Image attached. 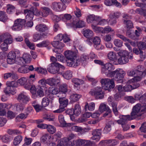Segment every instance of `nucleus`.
<instances>
[{"label":"nucleus","mask_w":146,"mask_h":146,"mask_svg":"<svg viewBox=\"0 0 146 146\" xmlns=\"http://www.w3.org/2000/svg\"><path fill=\"white\" fill-rule=\"evenodd\" d=\"M146 115V105L137 104L133 108L130 115H120V119L116 122L122 126L127 123V121L133 119L139 120L145 118Z\"/></svg>","instance_id":"nucleus-1"},{"label":"nucleus","mask_w":146,"mask_h":146,"mask_svg":"<svg viewBox=\"0 0 146 146\" xmlns=\"http://www.w3.org/2000/svg\"><path fill=\"white\" fill-rule=\"evenodd\" d=\"M65 56L67 59L66 63L67 66L74 67L78 66L80 63V59L77 58L75 53L70 50L64 52Z\"/></svg>","instance_id":"nucleus-2"},{"label":"nucleus","mask_w":146,"mask_h":146,"mask_svg":"<svg viewBox=\"0 0 146 146\" xmlns=\"http://www.w3.org/2000/svg\"><path fill=\"white\" fill-rule=\"evenodd\" d=\"M100 83L103 88L105 90L110 91L115 87L114 80L108 78L102 79L100 80Z\"/></svg>","instance_id":"nucleus-3"},{"label":"nucleus","mask_w":146,"mask_h":146,"mask_svg":"<svg viewBox=\"0 0 146 146\" xmlns=\"http://www.w3.org/2000/svg\"><path fill=\"white\" fill-rule=\"evenodd\" d=\"M120 58L118 59L117 62L119 64H124L127 63L129 61L128 56L129 54L126 50H121L118 53Z\"/></svg>","instance_id":"nucleus-4"},{"label":"nucleus","mask_w":146,"mask_h":146,"mask_svg":"<svg viewBox=\"0 0 146 146\" xmlns=\"http://www.w3.org/2000/svg\"><path fill=\"white\" fill-rule=\"evenodd\" d=\"M24 12L26 15V21H32L34 15H40V13L36 8L33 9L32 11L28 9L25 10Z\"/></svg>","instance_id":"nucleus-5"},{"label":"nucleus","mask_w":146,"mask_h":146,"mask_svg":"<svg viewBox=\"0 0 146 146\" xmlns=\"http://www.w3.org/2000/svg\"><path fill=\"white\" fill-rule=\"evenodd\" d=\"M89 93L92 96H94L97 99H101L104 96L101 88L100 87H97L91 90Z\"/></svg>","instance_id":"nucleus-6"},{"label":"nucleus","mask_w":146,"mask_h":146,"mask_svg":"<svg viewBox=\"0 0 146 146\" xmlns=\"http://www.w3.org/2000/svg\"><path fill=\"white\" fill-rule=\"evenodd\" d=\"M25 22L26 21L25 19H18L16 20L14 22V24L12 27V29L15 31L21 30L25 24Z\"/></svg>","instance_id":"nucleus-7"},{"label":"nucleus","mask_w":146,"mask_h":146,"mask_svg":"<svg viewBox=\"0 0 146 146\" xmlns=\"http://www.w3.org/2000/svg\"><path fill=\"white\" fill-rule=\"evenodd\" d=\"M60 66V64L57 62L51 63L48 65L47 69L51 73L56 74L59 72Z\"/></svg>","instance_id":"nucleus-8"},{"label":"nucleus","mask_w":146,"mask_h":146,"mask_svg":"<svg viewBox=\"0 0 146 146\" xmlns=\"http://www.w3.org/2000/svg\"><path fill=\"white\" fill-rule=\"evenodd\" d=\"M114 69V66L110 62H107L105 64L104 63L101 67V72L106 75L109 72L113 70Z\"/></svg>","instance_id":"nucleus-9"},{"label":"nucleus","mask_w":146,"mask_h":146,"mask_svg":"<svg viewBox=\"0 0 146 146\" xmlns=\"http://www.w3.org/2000/svg\"><path fill=\"white\" fill-rule=\"evenodd\" d=\"M16 54L13 51L10 52L7 56V62L8 64H12L16 63Z\"/></svg>","instance_id":"nucleus-10"},{"label":"nucleus","mask_w":146,"mask_h":146,"mask_svg":"<svg viewBox=\"0 0 146 146\" xmlns=\"http://www.w3.org/2000/svg\"><path fill=\"white\" fill-rule=\"evenodd\" d=\"M92 134L93 136L91 137V139L96 141H98L100 140L102 135L101 130L94 129L92 131Z\"/></svg>","instance_id":"nucleus-11"},{"label":"nucleus","mask_w":146,"mask_h":146,"mask_svg":"<svg viewBox=\"0 0 146 146\" xmlns=\"http://www.w3.org/2000/svg\"><path fill=\"white\" fill-rule=\"evenodd\" d=\"M17 99L20 102L25 104H27L30 100L29 98L24 93L19 94Z\"/></svg>","instance_id":"nucleus-12"},{"label":"nucleus","mask_w":146,"mask_h":146,"mask_svg":"<svg viewBox=\"0 0 146 146\" xmlns=\"http://www.w3.org/2000/svg\"><path fill=\"white\" fill-rule=\"evenodd\" d=\"M49 29V27L47 26L42 24L38 25L35 27L36 29L40 33L47 32L48 31Z\"/></svg>","instance_id":"nucleus-13"},{"label":"nucleus","mask_w":146,"mask_h":146,"mask_svg":"<svg viewBox=\"0 0 146 146\" xmlns=\"http://www.w3.org/2000/svg\"><path fill=\"white\" fill-rule=\"evenodd\" d=\"M47 84L51 86H53L60 83V80L58 78H50L46 80Z\"/></svg>","instance_id":"nucleus-14"},{"label":"nucleus","mask_w":146,"mask_h":146,"mask_svg":"<svg viewBox=\"0 0 146 146\" xmlns=\"http://www.w3.org/2000/svg\"><path fill=\"white\" fill-rule=\"evenodd\" d=\"M84 139H79L74 140L72 142L69 141H67L68 144L70 146H82Z\"/></svg>","instance_id":"nucleus-15"},{"label":"nucleus","mask_w":146,"mask_h":146,"mask_svg":"<svg viewBox=\"0 0 146 146\" xmlns=\"http://www.w3.org/2000/svg\"><path fill=\"white\" fill-rule=\"evenodd\" d=\"M99 17L95 16L94 15H90L88 16L86 18V21L88 23H93L96 25L97 21H99Z\"/></svg>","instance_id":"nucleus-16"},{"label":"nucleus","mask_w":146,"mask_h":146,"mask_svg":"<svg viewBox=\"0 0 146 146\" xmlns=\"http://www.w3.org/2000/svg\"><path fill=\"white\" fill-rule=\"evenodd\" d=\"M51 11V10L49 8L43 7L40 8L39 12L40 13V14L41 13V15L43 17H45L48 15Z\"/></svg>","instance_id":"nucleus-17"},{"label":"nucleus","mask_w":146,"mask_h":146,"mask_svg":"<svg viewBox=\"0 0 146 146\" xmlns=\"http://www.w3.org/2000/svg\"><path fill=\"white\" fill-rule=\"evenodd\" d=\"M52 140V136L48 133L44 134L41 138V141L45 143H48L50 142Z\"/></svg>","instance_id":"nucleus-18"},{"label":"nucleus","mask_w":146,"mask_h":146,"mask_svg":"<svg viewBox=\"0 0 146 146\" xmlns=\"http://www.w3.org/2000/svg\"><path fill=\"white\" fill-rule=\"evenodd\" d=\"M58 119L60 123L63 127L71 126L74 125L73 123H66L64 120V116L60 114L58 115Z\"/></svg>","instance_id":"nucleus-19"},{"label":"nucleus","mask_w":146,"mask_h":146,"mask_svg":"<svg viewBox=\"0 0 146 146\" xmlns=\"http://www.w3.org/2000/svg\"><path fill=\"white\" fill-rule=\"evenodd\" d=\"M125 74V72L122 69H120V70H119L118 73L115 77L116 80L118 82H120V81H122Z\"/></svg>","instance_id":"nucleus-20"},{"label":"nucleus","mask_w":146,"mask_h":146,"mask_svg":"<svg viewBox=\"0 0 146 146\" xmlns=\"http://www.w3.org/2000/svg\"><path fill=\"white\" fill-rule=\"evenodd\" d=\"M143 75H140L139 74H137L135 75L133 78L129 80L127 83L129 84L132 83L133 82L140 81L142 78L144 77Z\"/></svg>","instance_id":"nucleus-21"},{"label":"nucleus","mask_w":146,"mask_h":146,"mask_svg":"<svg viewBox=\"0 0 146 146\" xmlns=\"http://www.w3.org/2000/svg\"><path fill=\"white\" fill-rule=\"evenodd\" d=\"M74 27L76 28H81L86 26L85 23L82 20H79L78 22L74 21L72 23Z\"/></svg>","instance_id":"nucleus-22"},{"label":"nucleus","mask_w":146,"mask_h":146,"mask_svg":"<svg viewBox=\"0 0 146 146\" xmlns=\"http://www.w3.org/2000/svg\"><path fill=\"white\" fill-rule=\"evenodd\" d=\"M107 57L108 59L111 61L115 62L117 60L116 53L112 51H110L108 53Z\"/></svg>","instance_id":"nucleus-23"},{"label":"nucleus","mask_w":146,"mask_h":146,"mask_svg":"<svg viewBox=\"0 0 146 146\" xmlns=\"http://www.w3.org/2000/svg\"><path fill=\"white\" fill-rule=\"evenodd\" d=\"M11 78L13 80H16L18 78L17 75L13 72H9L5 73L4 75V78L7 79L9 78Z\"/></svg>","instance_id":"nucleus-24"},{"label":"nucleus","mask_w":146,"mask_h":146,"mask_svg":"<svg viewBox=\"0 0 146 146\" xmlns=\"http://www.w3.org/2000/svg\"><path fill=\"white\" fill-rule=\"evenodd\" d=\"M99 111L101 113L106 111L109 112L110 111V109L109 106L104 103H102L99 106Z\"/></svg>","instance_id":"nucleus-25"},{"label":"nucleus","mask_w":146,"mask_h":146,"mask_svg":"<svg viewBox=\"0 0 146 146\" xmlns=\"http://www.w3.org/2000/svg\"><path fill=\"white\" fill-rule=\"evenodd\" d=\"M51 44L53 47L57 48H61L65 46L64 43L58 41H53Z\"/></svg>","instance_id":"nucleus-26"},{"label":"nucleus","mask_w":146,"mask_h":146,"mask_svg":"<svg viewBox=\"0 0 146 146\" xmlns=\"http://www.w3.org/2000/svg\"><path fill=\"white\" fill-rule=\"evenodd\" d=\"M59 101L60 103V106L64 108L68 105V101L65 99L64 97L60 98L59 99Z\"/></svg>","instance_id":"nucleus-27"},{"label":"nucleus","mask_w":146,"mask_h":146,"mask_svg":"<svg viewBox=\"0 0 146 146\" xmlns=\"http://www.w3.org/2000/svg\"><path fill=\"white\" fill-rule=\"evenodd\" d=\"M135 69L137 74L143 75L144 74V66L142 65H139Z\"/></svg>","instance_id":"nucleus-28"},{"label":"nucleus","mask_w":146,"mask_h":146,"mask_svg":"<svg viewBox=\"0 0 146 146\" xmlns=\"http://www.w3.org/2000/svg\"><path fill=\"white\" fill-rule=\"evenodd\" d=\"M95 104L94 102H91L88 105L87 102H86L85 106V109L86 110L88 108V110L90 111H93L95 109Z\"/></svg>","instance_id":"nucleus-29"},{"label":"nucleus","mask_w":146,"mask_h":146,"mask_svg":"<svg viewBox=\"0 0 146 146\" xmlns=\"http://www.w3.org/2000/svg\"><path fill=\"white\" fill-rule=\"evenodd\" d=\"M81 96L80 94H73L70 96V99L72 102H76L78 101Z\"/></svg>","instance_id":"nucleus-30"},{"label":"nucleus","mask_w":146,"mask_h":146,"mask_svg":"<svg viewBox=\"0 0 146 146\" xmlns=\"http://www.w3.org/2000/svg\"><path fill=\"white\" fill-rule=\"evenodd\" d=\"M83 34L84 36L88 38H89L93 36V31L90 29H86L84 31Z\"/></svg>","instance_id":"nucleus-31"},{"label":"nucleus","mask_w":146,"mask_h":146,"mask_svg":"<svg viewBox=\"0 0 146 146\" xmlns=\"http://www.w3.org/2000/svg\"><path fill=\"white\" fill-rule=\"evenodd\" d=\"M113 111L115 116H117L119 114V112L118 111L117 109V104L114 102H112L111 104Z\"/></svg>","instance_id":"nucleus-32"},{"label":"nucleus","mask_w":146,"mask_h":146,"mask_svg":"<svg viewBox=\"0 0 146 146\" xmlns=\"http://www.w3.org/2000/svg\"><path fill=\"white\" fill-rule=\"evenodd\" d=\"M22 140V137L21 135H18L15 137L14 139L13 144L15 145H19Z\"/></svg>","instance_id":"nucleus-33"},{"label":"nucleus","mask_w":146,"mask_h":146,"mask_svg":"<svg viewBox=\"0 0 146 146\" xmlns=\"http://www.w3.org/2000/svg\"><path fill=\"white\" fill-rule=\"evenodd\" d=\"M72 72L70 70L66 71L63 75V77L66 79H70L72 77Z\"/></svg>","instance_id":"nucleus-34"},{"label":"nucleus","mask_w":146,"mask_h":146,"mask_svg":"<svg viewBox=\"0 0 146 146\" xmlns=\"http://www.w3.org/2000/svg\"><path fill=\"white\" fill-rule=\"evenodd\" d=\"M46 129L48 132L51 134H53L56 131V129L55 127L50 125H48Z\"/></svg>","instance_id":"nucleus-35"},{"label":"nucleus","mask_w":146,"mask_h":146,"mask_svg":"<svg viewBox=\"0 0 146 146\" xmlns=\"http://www.w3.org/2000/svg\"><path fill=\"white\" fill-rule=\"evenodd\" d=\"M81 110L80 105L78 104H76L74 109L73 110L74 114L76 116L78 115L80 113Z\"/></svg>","instance_id":"nucleus-36"},{"label":"nucleus","mask_w":146,"mask_h":146,"mask_svg":"<svg viewBox=\"0 0 146 146\" xmlns=\"http://www.w3.org/2000/svg\"><path fill=\"white\" fill-rule=\"evenodd\" d=\"M32 106L34 108L36 112H39L42 110V106L39 105L36 103V102H33L32 103Z\"/></svg>","instance_id":"nucleus-37"},{"label":"nucleus","mask_w":146,"mask_h":146,"mask_svg":"<svg viewBox=\"0 0 146 146\" xmlns=\"http://www.w3.org/2000/svg\"><path fill=\"white\" fill-rule=\"evenodd\" d=\"M23 60L27 63H29L31 61V56L26 53H24L23 56Z\"/></svg>","instance_id":"nucleus-38"},{"label":"nucleus","mask_w":146,"mask_h":146,"mask_svg":"<svg viewBox=\"0 0 146 146\" xmlns=\"http://www.w3.org/2000/svg\"><path fill=\"white\" fill-rule=\"evenodd\" d=\"M109 20L108 23L110 25L113 26L117 23L116 19L112 17V16L109 15Z\"/></svg>","instance_id":"nucleus-39"},{"label":"nucleus","mask_w":146,"mask_h":146,"mask_svg":"<svg viewBox=\"0 0 146 146\" xmlns=\"http://www.w3.org/2000/svg\"><path fill=\"white\" fill-rule=\"evenodd\" d=\"M7 19V17L6 13L2 11H0V21L5 22Z\"/></svg>","instance_id":"nucleus-40"},{"label":"nucleus","mask_w":146,"mask_h":146,"mask_svg":"<svg viewBox=\"0 0 146 146\" xmlns=\"http://www.w3.org/2000/svg\"><path fill=\"white\" fill-rule=\"evenodd\" d=\"M24 104L23 103H18L15 104V106H16V110L18 111H22L24 109L25 106Z\"/></svg>","instance_id":"nucleus-41"},{"label":"nucleus","mask_w":146,"mask_h":146,"mask_svg":"<svg viewBox=\"0 0 146 146\" xmlns=\"http://www.w3.org/2000/svg\"><path fill=\"white\" fill-rule=\"evenodd\" d=\"M67 85L65 83L62 84L60 86L59 88L60 90V92H61L63 93H64L67 92Z\"/></svg>","instance_id":"nucleus-42"},{"label":"nucleus","mask_w":146,"mask_h":146,"mask_svg":"<svg viewBox=\"0 0 146 146\" xmlns=\"http://www.w3.org/2000/svg\"><path fill=\"white\" fill-rule=\"evenodd\" d=\"M124 24L126 25V27L128 30H129L133 28V24L132 22L130 20H128L127 21H124Z\"/></svg>","instance_id":"nucleus-43"},{"label":"nucleus","mask_w":146,"mask_h":146,"mask_svg":"<svg viewBox=\"0 0 146 146\" xmlns=\"http://www.w3.org/2000/svg\"><path fill=\"white\" fill-rule=\"evenodd\" d=\"M43 118L45 119L50 121H53L54 117L52 114H47L44 115Z\"/></svg>","instance_id":"nucleus-44"},{"label":"nucleus","mask_w":146,"mask_h":146,"mask_svg":"<svg viewBox=\"0 0 146 146\" xmlns=\"http://www.w3.org/2000/svg\"><path fill=\"white\" fill-rule=\"evenodd\" d=\"M49 44V42L47 40H45L36 44V46L39 47H46Z\"/></svg>","instance_id":"nucleus-45"},{"label":"nucleus","mask_w":146,"mask_h":146,"mask_svg":"<svg viewBox=\"0 0 146 146\" xmlns=\"http://www.w3.org/2000/svg\"><path fill=\"white\" fill-rule=\"evenodd\" d=\"M6 84L7 86H10L12 88L17 87L18 86L17 82L14 81H7L6 82Z\"/></svg>","instance_id":"nucleus-46"},{"label":"nucleus","mask_w":146,"mask_h":146,"mask_svg":"<svg viewBox=\"0 0 146 146\" xmlns=\"http://www.w3.org/2000/svg\"><path fill=\"white\" fill-rule=\"evenodd\" d=\"M48 90L54 95L57 94L60 92V89L57 87H50L49 88Z\"/></svg>","instance_id":"nucleus-47"},{"label":"nucleus","mask_w":146,"mask_h":146,"mask_svg":"<svg viewBox=\"0 0 146 146\" xmlns=\"http://www.w3.org/2000/svg\"><path fill=\"white\" fill-rule=\"evenodd\" d=\"M15 11V7L14 6L10 4L7 5V12L9 14H11Z\"/></svg>","instance_id":"nucleus-48"},{"label":"nucleus","mask_w":146,"mask_h":146,"mask_svg":"<svg viewBox=\"0 0 146 146\" xmlns=\"http://www.w3.org/2000/svg\"><path fill=\"white\" fill-rule=\"evenodd\" d=\"M10 139V137L8 135L5 134L2 136L1 141L4 143L9 142Z\"/></svg>","instance_id":"nucleus-49"},{"label":"nucleus","mask_w":146,"mask_h":146,"mask_svg":"<svg viewBox=\"0 0 146 146\" xmlns=\"http://www.w3.org/2000/svg\"><path fill=\"white\" fill-rule=\"evenodd\" d=\"M92 27L94 31L96 32H100L103 33V28L97 27L93 24L92 25Z\"/></svg>","instance_id":"nucleus-50"},{"label":"nucleus","mask_w":146,"mask_h":146,"mask_svg":"<svg viewBox=\"0 0 146 146\" xmlns=\"http://www.w3.org/2000/svg\"><path fill=\"white\" fill-rule=\"evenodd\" d=\"M120 69H118L114 71H111L106 76L108 77H112L115 75H117L119 71V70H120Z\"/></svg>","instance_id":"nucleus-51"},{"label":"nucleus","mask_w":146,"mask_h":146,"mask_svg":"<svg viewBox=\"0 0 146 146\" xmlns=\"http://www.w3.org/2000/svg\"><path fill=\"white\" fill-rule=\"evenodd\" d=\"M35 71L42 74H46L47 73L46 69L43 68L41 67H37L35 68Z\"/></svg>","instance_id":"nucleus-52"},{"label":"nucleus","mask_w":146,"mask_h":146,"mask_svg":"<svg viewBox=\"0 0 146 146\" xmlns=\"http://www.w3.org/2000/svg\"><path fill=\"white\" fill-rule=\"evenodd\" d=\"M49 104V100L48 98L44 97L43 98L42 101V105L43 107L47 106Z\"/></svg>","instance_id":"nucleus-53"},{"label":"nucleus","mask_w":146,"mask_h":146,"mask_svg":"<svg viewBox=\"0 0 146 146\" xmlns=\"http://www.w3.org/2000/svg\"><path fill=\"white\" fill-rule=\"evenodd\" d=\"M72 82L75 84L77 86L80 85V84H82L84 83V81L81 79L78 78H73L72 80Z\"/></svg>","instance_id":"nucleus-54"},{"label":"nucleus","mask_w":146,"mask_h":146,"mask_svg":"<svg viewBox=\"0 0 146 146\" xmlns=\"http://www.w3.org/2000/svg\"><path fill=\"white\" fill-rule=\"evenodd\" d=\"M114 31V30L110 26H108L103 28V33H108Z\"/></svg>","instance_id":"nucleus-55"},{"label":"nucleus","mask_w":146,"mask_h":146,"mask_svg":"<svg viewBox=\"0 0 146 146\" xmlns=\"http://www.w3.org/2000/svg\"><path fill=\"white\" fill-rule=\"evenodd\" d=\"M64 18V16L62 15H54L52 16L53 19L56 22L60 21L62 19Z\"/></svg>","instance_id":"nucleus-56"},{"label":"nucleus","mask_w":146,"mask_h":146,"mask_svg":"<svg viewBox=\"0 0 146 146\" xmlns=\"http://www.w3.org/2000/svg\"><path fill=\"white\" fill-rule=\"evenodd\" d=\"M68 140L67 138L64 139L57 146H70L68 144Z\"/></svg>","instance_id":"nucleus-57"},{"label":"nucleus","mask_w":146,"mask_h":146,"mask_svg":"<svg viewBox=\"0 0 146 146\" xmlns=\"http://www.w3.org/2000/svg\"><path fill=\"white\" fill-rule=\"evenodd\" d=\"M27 82V79L25 77H22L17 80L18 83L21 85H24Z\"/></svg>","instance_id":"nucleus-58"},{"label":"nucleus","mask_w":146,"mask_h":146,"mask_svg":"<svg viewBox=\"0 0 146 146\" xmlns=\"http://www.w3.org/2000/svg\"><path fill=\"white\" fill-rule=\"evenodd\" d=\"M140 102L142 103H143L144 104H141L138 103V104H139L142 105H146V93L145 94L141 96L140 99Z\"/></svg>","instance_id":"nucleus-59"},{"label":"nucleus","mask_w":146,"mask_h":146,"mask_svg":"<svg viewBox=\"0 0 146 146\" xmlns=\"http://www.w3.org/2000/svg\"><path fill=\"white\" fill-rule=\"evenodd\" d=\"M18 72L23 73H27L28 72V68L25 66H21L19 68L18 70Z\"/></svg>","instance_id":"nucleus-60"},{"label":"nucleus","mask_w":146,"mask_h":146,"mask_svg":"<svg viewBox=\"0 0 146 146\" xmlns=\"http://www.w3.org/2000/svg\"><path fill=\"white\" fill-rule=\"evenodd\" d=\"M25 42L27 46L31 49L33 50L35 48L34 45L31 43L28 39L27 38H25Z\"/></svg>","instance_id":"nucleus-61"},{"label":"nucleus","mask_w":146,"mask_h":146,"mask_svg":"<svg viewBox=\"0 0 146 146\" xmlns=\"http://www.w3.org/2000/svg\"><path fill=\"white\" fill-rule=\"evenodd\" d=\"M55 6H58V11H63L65 9L64 5L63 4H62L60 2L57 3V4H56Z\"/></svg>","instance_id":"nucleus-62"},{"label":"nucleus","mask_w":146,"mask_h":146,"mask_svg":"<svg viewBox=\"0 0 146 146\" xmlns=\"http://www.w3.org/2000/svg\"><path fill=\"white\" fill-rule=\"evenodd\" d=\"M136 12L141 15L146 16V10L142 9H138L136 10Z\"/></svg>","instance_id":"nucleus-63"},{"label":"nucleus","mask_w":146,"mask_h":146,"mask_svg":"<svg viewBox=\"0 0 146 146\" xmlns=\"http://www.w3.org/2000/svg\"><path fill=\"white\" fill-rule=\"evenodd\" d=\"M114 44L118 47H121L122 45V42L120 40L118 39H115L113 41Z\"/></svg>","instance_id":"nucleus-64"}]
</instances>
